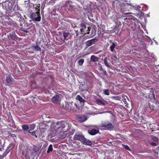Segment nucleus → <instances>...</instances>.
Segmentation results:
<instances>
[{
  "label": "nucleus",
  "mask_w": 159,
  "mask_h": 159,
  "mask_svg": "<svg viewBox=\"0 0 159 159\" xmlns=\"http://www.w3.org/2000/svg\"><path fill=\"white\" fill-rule=\"evenodd\" d=\"M84 136L80 134H76L74 137V139L76 140L80 141L82 142L84 139Z\"/></svg>",
  "instance_id": "6e6552de"
},
{
  "label": "nucleus",
  "mask_w": 159,
  "mask_h": 159,
  "mask_svg": "<svg viewBox=\"0 0 159 159\" xmlns=\"http://www.w3.org/2000/svg\"><path fill=\"white\" fill-rule=\"evenodd\" d=\"M104 63L105 65L108 67H110V65L108 63L107 60L106 59H105L104 60Z\"/></svg>",
  "instance_id": "c85d7f7f"
},
{
  "label": "nucleus",
  "mask_w": 159,
  "mask_h": 159,
  "mask_svg": "<svg viewBox=\"0 0 159 159\" xmlns=\"http://www.w3.org/2000/svg\"><path fill=\"white\" fill-rule=\"evenodd\" d=\"M84 62V60L83 59H81L80 60L78 61L79 65L80 66H82L83 65Z\"/></svg>",
  "instance_id": "c756f323"
},
{
  "label": "nucleus",
  "mask_w": 159,
  "mask_h": 159,
  "mask_svg": "<svg viewBox=\"0 0 159 159\" xmlns=\"http://www.w3.org/2000/svg\"><path fill=\"white\" fill-rule=\"evenodd\" d=\"M33 47L36 51H39L41 50L40 48L37 45L34 46H33Z\"/></svg>",
  "instance_id": "cd10ccee"
},
{
  "label": "nucleus",
  "mask_w": 159,
  "mask_h": 159,
  "mask_svg": "<svg viewBox=\"0 0 159 159\" xmlns=\"http://www.w3.org/2000/svg\"><path fill=\"white\" fill-rule=\"evenodd\" d=\"M12 144H10L9 145V146L8 147V149H9V148H10V147L12 146Z\"/></svg>",
  "instance_id": "a19ab883"
},
{
  "label": "nucleus",
  "mask_w": 159,
  "mask_h": 159,
  "mask_svg": "<svg viewBox=\"0 0 159 159\" xmlns=\"http://www.w3.org/2000/svg\"><path fill=\"white\" fill-rule=\"evenodd\" d=\"M25 152L23 151V154H25Z\"/></svg>",
  "instance_id": "c03bdc74"
},
{
  "label": "nucleus",
  "mask_w": 159,
  "mask_h": 159,
  "mask_svg": "<svg viewBox=\"0 0 159 159\" xmlns=\"http://www.w3.org/2000/svg\"><path fill=\"white\" fill-rule=\"evenodd\" d=\"M69 35V33L67 32H64L63 33V36L64 37V39L63 40V41L64 42H65V40L66 39Z\"/></svg>",
  "instance_id": "a211bd4d"
},
{
  "label": "nucleus",
  "mask_w": 159,
  "mask_h": 159,
  "mask_svg": "<svg viewBox=\"0 0 159 159\" xmlns=\"http://www.w3.org/2000/svg\"><path fill=\"white\" fill-rule=\"evenodd\" d=\"M87 29H88V30L87 31V32H86V33L87 34H89V31L90 30L89 28L88 27Z\"/></svg>",
  "instance_id": "4c0bfd02"
},
{
  "label": "nucleus",
  "mask_w": 159,
  "mask_h": 159,
  "mask_svg": "<svg viewBox=\"0 0 159 159\" xmlns=\"http://www.w3.org/2000/svg\"><path fill=\"white\" fill-rule=\"evenodd\" d=\"M126 99L125 98L123 100L124 102H126Z\"/></svg>",
  "instance_id": "79ce46f5"
},
{
  "label": "nucleus",
  "mask_w": 159,
  "mask_h": 159,
  "mask_svg": "<svg viewBox=\"0 0 159 159\" xmlns=\"http://www.w3.org/2000/svg\"><path fill=\"white\" fill-rule=\"evenodd\" d=\"M124 6L125 7H128V8L126 7V9H134L138 10L141 8V7L139 5H137L136 4L126 3L124 4Z\"/></svg>",
  "instance_id": "7ed1b4c3"
},
{
  "label": "nucleus",
  "mask_w": 159,
  "mask_h": 159,
  "mask_svg": "<svg viewBox=\"0 0 159 159\" xmlns=\"http://www.w3.org/2000/svg\"><path fill=\"white\" fill-rule=\"evenodd\" d=\"M22 129L24 130H26L27 129L29 130V125H24L22 126Z\"/></svg>",
  "instance_id": "5701e85b"
},
{
  "label": "nucleus",
  "mask_w": 159,
  "mask_h": 159,
  "mask_svg": "<svg viewBox=\"0 0 159 159\" xmlns=\"http://www.w3.org/2000/svg\"><path fill=\"white\" fill-rule=\"evenodd\" d=\"M150 144L151 145H152L153 146H157V144L154 142H151L150 143Z\"/></svg>",
  "instance_id": "c9c22d12"
},
{
  "label": "nucleus",
  "mask_w": 159,
  "mask_h": 159,
  "mask_svg": "<svg viewBox=\"0 0 159 159\" xmlns=\"http://www.w3.org/2000/svg\"><path fill=\"white\" fill-rule=\"evenodd\" d=\"M125 96H125V95H124H124H123V97H124Z\"/></svg>",
  "instance_id": "49530a36"
},
{
  "label": "nucleus",
  "mask_w": 159,
  "mask_h": 159,
  "mask_svg": "<svg viewBox=\"0 0 159 159\" xmlns=\"http://www.w3.org/2000/svg\"><path fill=\"white\" fill-rule=\"evenodd\" d=\"M52 144H50L48 148V150L47 151V153H49L50 152H51L52 150Z\"/></svg>",
  "instance_id": "393cba45"
},
{
  "label": "nucleus",
  "mask_w": 159,
  "mask_h": 159,
  "mask_svg": "<svg viewBox=\"0 0 159 159\" xmlns=\"http://www.w3.org/2000/svg\"><path fill=\"white\" fill-rule=\"evenodd\" d=\"M123 146H124V147L125 148V149H126V150H130V148L128 146H127V145H123Z\"/></svg>",
  "instance_id": "72a5a7b5"
},
{
  "label": "nucleus",
  "mask_w": 159,
  "mask_h": 159,
  "mask_svg": "<svg viewBox=\"0 0 159 159\" xmlns=\"http://www.w3.org/2000/svg\"><path fill=\"white\" fill-rule=\"evenodd\" d=\"M80 27L81 28L80 31L82 34L84 32L85 30L86 29V26L84 24L82 23L80 25Z\"/></svg>",
  "instance_id": "f8f14e48"
},
{
  "label": "nucleus",
  "mask_w": 159,
  "mask_h": 159,
  "mask_svg": "<svg viewBox=\"0 0 159 159\" xmlns=\"http://www.w3.org/2000/svg\"><path fill=\"white\" fill-rule=\"evenodd\" d=\"M150 92V93L148 95H145V97L148 98H152V97L154 98V97L155 96L154 94L153 93V89H151L150 90H149V89H147L146 90L145 93V95L146 94H147V95H148V93L149 92Z\"/></svg>",
  "instance_id": "0eeeda50"
},
{
  "label": "nucleus",
  "mask_w": 159,
  "mask_h": 159,
  "mask_svg": "<svg viewBox=\"0 0 159 159\" xmlns=\"http://www.w3.org/2000/svg\"><path fill=\"white\" fill-rule=\"evenodd\" d=\"M60 96H61V95H55L51 99L52 102L54 103L59 104L61 101V98Z\"/></svg>",
  "instance_id": "423d86ee"
},
{
  "label": "nucleus",
  "mask_w": 159,
  "mask_h": 159,
  "mask_svg": "<svg viewBox=\"0 0 159 159\" xmlns=\"http://www.w3.org/2000/svg\"><path fill=\"white\" fill-rule=\"evenodd\" d=\"M40 4H39L38 5H37V7H35L36 10L37 11H39L40 12Z\"/></svg>",
  "instance_id": "2f4dec72"
},
{
  "label": "nucleus",
  "mask_w": 159,
  "mask_h": 159,
  "mask_svg": "<svg viewBox=\"0 0 159 159\" xmlns=\"http://www.w3.org/2000/svg\"><path fill=\"white\" fill-rule=\"evenodd\" d=\"M152 139L154 141H156L157 140V138L156 137H153Z\"/></svg>",
  "instance_id": "f704fd0d"
},
{
  "label": "nucleus",
  "mask_w": 159,
  "mask_h": 159,
  "mask_svg": "<svg viewBox=\"0 0 159 159\" xmlns=\"http://www.w3.org/2000/svg\"><path fill=\"white\" fill-rule=\"evenodd\" d=\"M1 151V148H0V151Z\"/></svg>",
  "instance_id": "a18cd8bd"
},
{
  "label": "nucleus",
  "mask_w": 159,
  "mask_h": 159,
  "mask_svg": "<svg viewBox=\"0 0 159 159\" xmlns=\"http://www.w3.org/2000/svg\"><path fill=\"white\" fill-rule=\"evenodd\" d=\"M15 33L14 31L10 33V36L11 39H14V38H15Z\"/></svg>",
  "instance_id": "b1692460"
},
{
  "label": "nucleus",
  "mask_w": 159,
  "mask_h": 159,
  "mask_svg": "<svg viewBox=\"0 0 159 159\" xmlns=\"http://www.w3.org/2000/svg\"><path fill=\"white\" fill-rule=\"evenodd\" d=\"M98 40L96 38H94L86 41L85 43V44L86 46H90L97 42Z\"/></svg>",
  "instance_id": "1a4fd4ad"
},
{
  "label": "nucleus",
  "mask_w": 159,
  "mask_h": 159,
  "mask_svg": "<svg viewBox=\"0 0 159 159\" xmlns=\"http://www.w3.org/2000/svg\"><path fill=\"white\" fill-rule=\"evenodd\" d=\"M116 45L114 43H112V44L110 47L111 51L112 52H113L114 51V48L116 46Z\"/></svg>",
  "instance_id": "412c9836"
},
{
  "label": "nucleus",
  "mask_w": 159,
  "mask_h": 159,
  "mask_svg": "<svg viewBox=\"0 0 159 159\" xmlns=\"http://www.w3.org/2000/svg\"><path fill=\"white\" fill-rule=\"evenodd\" d=\"M103 72L104 75H107V73L106 71L105 70H103Z\"/></svg>",
  "instance_id": "58836bf2"
},
{
  "label": "nucleus",
  "mask_w": 159,
  "mask_h": 159,
  "mask_svg": "<svg viewBox=\"0 0 159 159\" xmlns=\"http://www.w3.org/2000/svg\"><path fill=\"white\" fill-rule=\"evenodd\" d=\"M35 125L34 124L29 125V131H31L34 130L35 127Z\"/></svg>",
  "instance_id": "6ab92c4d"
},
{
  "label": "nucleus",
  "mask_w": 159,
  "mask_h": 159,
  "mask_svg": "<svg viewBox=\"0 0 159 159\" xmlns=\"http://www.w3.org/2000/svg\"><path fill=\"white\" fill-rule=\"evenodd\" d=\"M65 107L68 109H74L75 107H77V105L74 103L73 102H65Z\"/></svg>",
  "instance_id": "20e7f679"
},
{
  "label": "nucleus",
  "mask_w": 159,
  "mask_h": 159,
  "mask_svg": "<svg viewBox=\"0 0 159 159\" xmlns=\"http://www.w3.org/2000/svg\"><path fill=\"white\" fill-rule=\"evenodd\" d=\"M124 14L125 15H127V14H133V13H132L129 12V13H124Z\"/></svg>",
  "instance_id": "ea45409f"
},
{
  "label": "nucleus",
  "mask_w": 159,
  "mask_h": 159,
  "mask_svg": "<svg viewBox=\"0 0 159 159\" xmlns=\"http://www.w3.org/2000/svg\"><path fill=\"white\" fill-rule=\"evenodd\" d=\"M39 148L38 147H37L36 146H35L33 148V149H34V150L35 152H38V151H39Z\"/></svg>",
  "instance_id": "7c9ffc66"
},
{
  "label": "nucleus",
  "mask_w": 159,
  "mask_h": 159,
  "mask_svg": "<svg viewBox=\"0 0 159 159\" xmlns=\"http://www.w3.org/2000/svg\"><path fill=\"white\" fill-rule=\"evenodd\" d=\"M76 100H79L80 102H84L85 101L83 98L80 95H78L76 98Z\"/></svg>",
  "instance_id": "2eb2a0df"
},
{
  "label": "nucleus",
  "mask_w": 159,
  "mask_h": 159,
  "mask_svg": "<svg viewBox=\"0 0 159 159\" xmlns=\"http://www.w3.org/2000/svg\"><path fill=\"white\" fill-rule=\"evenodd\" d=\"M152 57V58L151 59L150 58V59H151V60L153 62H154L155 61H156V58L154 57L153 56H152V57Z\"/></svg>",
  "instance_id": "473e14b6"
},
{
  "label": "nucleus",
  "mask_w": 159,
  "mask_h": 159,
  "mask_svg": "<svg viewBox=\"0 0 159 159\" xmlns=\"http://www.w3.org/2000/svg\"><path fill=\"white\" fill-rule=\"evenodd\" d=\"M79 120L81 122H84L87 119V118L85 116H81L79 117Z\"/></svg>",
  "instance_id": "4468645a"
},
{
  "label": "nucleus",
  "mask_w": 159,
  "mask_h": 159,
  "mask_svg": "<svg viewBox=\"0 0 159 159\" xmlns=\"http://www.w3.org/2000/svg\"><path fill=\"white\" fill-rule=\"evenodd\" d=\"M51 123V129L55 134L58 132L63 131L62 130L66 127V122L63 121H58L55 123L53 121H49V124Z\"/></svg>",
  "instance_id": "f257e3e1"
},
{
  "label": "nucleus",
  "mask_w": 159,
  "mask_h": 159,
  "mask_svg": "<svg viewBox=\"0 0 159 159\" xmlns=\"http://www.w3.org/2000/svg\"><path fill=\"white\" fill-rule=\"evenodd\" d=\"M154 41H155V42L156 44H158V43H157V42L155 40Z\"/></svg>",
  "instance_id": "37998d69"
},
{
  "label": "nucleus",
  "mask_w": 159,
  "mask_h": 159,
  "mask_svg": "<svg viewBox=\"0 0 159 159\" xmlns=\"http://www.w3.org/2000/svg\"><path fill=\"white\" fill-rule=\"evenodd\" d=\"M89 134L92 135H94L98 133V130L95 129H93L90 131H89Z\"/></svg>",
  "instance_id": "dca6fc26"
},
{
  "label": "nucleus",
  "mask_w": 159,
  "mask_h": 159,
  "mask_svg": "<svg viewBox=\"0 0 159 159\" xmlns=\"http://www.w3.org/2000/svg\"><path fill=\"white\" fill-rule=\"evenodd\" d=\"M6 81L7 84L8 85H11L12 82V80L11 76L10 75H8L7 77Z\"/></svg>",
  "instance_id": "9b49d317"
},
{
  "label": "nucleus",
  "mask_w": 159,
  "mask_h": 159,
  "mask_svg": "<svg viewBox=\"0 0 159 159\" xmlns=\"http://www.w3.org/2000/svg\"><path fill=\"white\" fill-rule=\"evenodd\" d=\"M82 143L84 144L90 145L92 144L91 141L84 138V139L82 141Z\"/></svg>",
  "instance_id": "9d476101"
},
{
  "label": "nucleus",
  "mask_w": 159,
  "mask_h": 159,
  "mask_svg": "<svg viewBox=\"0 0 159 159\" xmlns=\"http://www.w3.org/2000/svg\"><path fill=\"white\" fill-rule=\"evenodd\" d=\"M106 112L109 113H111L112 112L111 111H104V112H103L102 113H106Z\"/></svg>",
  "instance_id": "e433bc0d"
},
{
  "label": "nucleus",
  "mask_w": 159,
  "mask_h": 159,
  "mask_svg": "<svg viewBox=\"0 0 159 159\" xmlns=\"http://www.w3.org/2000/svg\"><path fill=\"white\" fill-rule=\"evenodd\" d=\"M102 126L108 129H111L113 128V126L108 121L102 122Z\"/></svg>",
  "instance_id": "39448f33"
},
{
  "label": "nucleus",
  "mask_w": 159,
  "mask_h": 159,
  "mask_svg": "<svg viewBox=\"0 0 159 159\" xmlns=\"http://www.w3.org/2000/svg\"><path fill=\"white\" fill-rule=\"evenodd\" d=\"M30 18L34 21L39 22L41 19V17L39 11L32 13L30 15Z\"/></svg>",
  "instance_id": "f03ea898"
},
{
  "label": "nucleus",
  "mask_w": 159,
  "mask_h": 159,
  "mask_svg": "<svg viewBox=\"0 0 159 159\" xmlns=\"http://www.w3.org/2000/svg\"><path fill=\"white\" fill-rule=\"evenodd\" d=\"M96 103L99 105L104 106L105 105V101L104 100L97 99L96 101Z\"/></svg>",
  "instance_id": "ddd939ff"
},
{
  "label": "nucleus",
  "mask_w": 159,
  "mask_h": 159,
  "mask_svg": "<svg viewBox=\"0 0 159 159\" xmlns=\"http://www.w3.org/2000/svg\"><path fill=\"white\" fill-rule=\"evenodd\" d=\"M90 61L92 62H96L98 61V58L95 57L94 55H92L91 56L90 58Z\"/></svg>",
  "instance_id": "f3484780"
},
{
  "label": "nucleus",
  "mask_w": 159,
  "mask_h": 159,
  "mask_svg": "<svg viewBox=\"0 0 159 159\" xmlns=\"http://www.w3.org/2000/svg\"><path fill=\"white\" fill-rule=\"evenodd\" d=\"M28 133H29L30 134L32 135V136H34L36 138L37 137L35 131H34L32 132L29 131L28 132Z\"/></svg>",
  "instance_id": "a878e982"
},
{
  "label": "nucleus",
  "mask_w": 159,
  "mask_h": 159,
  "mask_svg": "<svg viewBox=\"0 0 159 159\" xmlns=\"http://www.w3.org/2000/svg\"><path fill=\"white\" fill-rule=\"evenodd\" d=\"M112 99H115L117 100H120L121 99V97L119 96H113L111 97Z\"/></svg>",
  "instance_id": "bb28decb"
},
{
  "label": "nucleus",
  "mask_w": 159,
  "mask_h": 159,
  "mask_svg": "<svg viewBox=\"0 0 159 159\" xmlns=\"http://www.w3.org/2000/svg\"><path fill=\"white\" fill-rule=\"evenodd\" d=\"M66 131H64V132L62 133L61 132L60 133H61V134L59 136V138L61 139H64L66 137V134H65L64 132H65Z\"/></svg>",
  "instance_id": "aec40b11"
},
{
  "label": "nucleus",
  "mask_w": 159,
  "mask_h": 159,
  "mask_svg": "<svg viewBox=\"0 0 159 159\" xmlns=\"http://www.w3.org/2000/svg\"><path fill=\"white\" fill-rule=\"evenodd\" d=\"M102 91H103V93L105 95H110V93H109V91L108 89H103Z\"/></svg>",
  "instance_id": "4be33fe9"
}]
</instances>
